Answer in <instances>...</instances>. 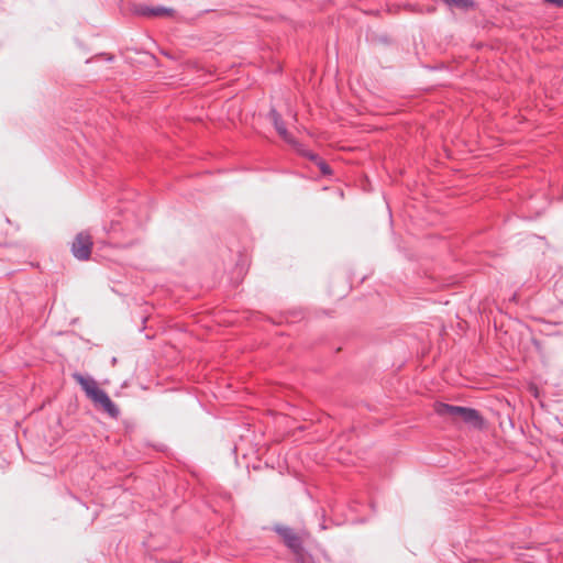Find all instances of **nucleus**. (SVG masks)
I'll list each match as a JSON object with an SVG mask.
<instances>
[{
  "label": "nucleus",
  "mask_w": 563,
  "mask_h": 563,
  "mask_svg": "<svg viewBox=\"0 0 563 563\" xmlns=\"http://www.w3.org/2000/svg\"><path fill=\"white\" fill-rule=\"evenodd\" d=\"M434 410L439 416L451 419L452 421H463L476 428L483 424V418L477 410L472 408L439 402L434 405Z\"/></svg>",
  "instance_id": "obj_2"
},
{
  "label": "nucleus",
  "mask_w": 563,
  "mask_h": 563,
  "mask_svg": "<svg viewBox=\"0 0 563 563\" xmlns=\"http://www.w3.org/2000/svg\"><path fill=\"white\" fill-rule=\"evenodd\" d=\"M269 117H271V120L273 122V124L275 125L278 134L287 142L291 143L292 140L289 135V133L287 132L286 128L284 126L282 120H280V117L279 114L275 111V110H272L271 113H269Z\"/></svg>",
  "instance_id": "obj_6"
},
{
  "label": "nucleus",
  "mask_w": 563,
  "mask_h": 563,
  "mask_svg": "<svg viewBox=\"0 0 563 563\" xmlns=\"http://www.w3.org/2000/svg\"><path fill=\"white\" fill-rule=\"evenodd\" d=\"M91 249L92 239L89 234L81 232L76 235L71 245V252L76 258L81 261L88 260L91 254Z\"/></svg>",
  "instance_id": "obj_3"
},
{
  "label": "nucleus",
  "mask_w": 563,
  "mask_h": 563,
  "mask_svg": "<svg viewBox=\"0 0 563 563\" xmlns=\"http://www.w3.org/2000/svg\"><path fill=\"white\" fill-rule=\"evenodd\" d=\"M549 3L556 4L559 7L563 5V0H545Z\"/></svg>",
  "instance_id": "obj_9"
},
{
  "label": "nucleus",
  "mask_w": 563,
  "mask_h": 563,
  "mask_svg": "<svg viewBox=\"0 0 563 563\" xmlns=\"http://www.w3.org/2000/svg\"><path fill=\"white\" fill-rule=\"evenodd\" d=\"M319 167L322 174H330V167L324 162L320 161Z\"/></svg>",
  "instance_id": "obj_8"
},
{
  "label": "nucleus",
  "mask_w": 563,
  "mask_h": 563,
  "mask_svg": "<svg viewBox=\"0 0 563 563\" xmlns=\"http://www.w3.org/2000/svg\"><path fill=\"white\" fill-rule=\"evenodd\" d=\"M137 12L147 18H173L175 10L166 7H141Z\"/></svg>",
  "instance_id": "obj_5"
},
{
  "label": "nucleus",
  "mask_w": 563,
  "mask_h": 563,
  "mask_svg": "<svg viewBox=\"0 0 563 563\" xmlns=\"http://www.w3.org/2000/svg\"><path fill=\"white\" fill-rule=\"evenodd\" d=\"M279 534L283 537L284 542L295 553L300 554L302 551V539L290 528H279Z\"/></svg>",
  "instance_id": "obj_4"
},
{
  "label": "nucleus",
  "mask_w": 563,
  "mask_h": 563,
  "mask_svg": "<svg viewBox=\"0 0 563 563\" xmlns=\"http://www.w3.org/2000/svg\"><path fill=\"white\" fill-rule=\"evenodd\" d=\"M444 1L449 4H454V5H459V7H464V5H467V3H468V0H444Z\"/></svg>",
  "instance_id": "obj_7"
},
{
  "label": "nucleus",
  "mask_w": 563,
  "mask_h": 563,
  "mask_svg": "<svg viewBox=\"0 0 563 563\" xmlns=\"http://www.w3.org/2000/svg\"><path fill=\"white\" fill-rule=\"evenodd\" d=\"M73 378L80 385L86 396L98 410H101L113 419L119 417V407L111 400L108 394L99 387L97 380L79 373H75Z\"/></svg>",
  "instance_id": "obj_1"
}]
</instances>
